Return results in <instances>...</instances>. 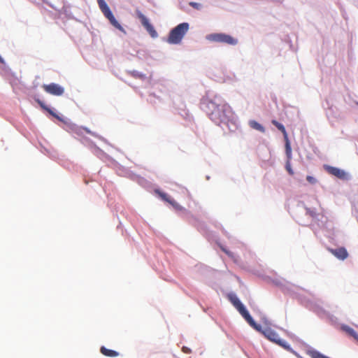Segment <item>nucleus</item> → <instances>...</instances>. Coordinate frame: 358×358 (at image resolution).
I'll return each mask as SVG.
<instances>
[{"mask_svg":"<svg viewBox=\"0 0 358 358\" xmlns=\"http://www.w3.org/2000/svg\"><path fill=\"white\" fill-rule=\"evenodd\" d=\"M285 168H286V170L287 171V172L289 173V175H291V176L294 175V171H293V170H292V169L291 167L290 162H289V159H288V161L286 163Z\"/></svg>","mask_w":358,"mask_h":358,"instance_id":"nucleus-23","label":"nucleus"},{"mask_svg":"<svg viewBox=\"0 0 358 358\" xmlns=\"http://www.w3.org/2000/svg\"><path fill=\"white\" fill-rule=\"evenodd\" d=\"M69 129L71 132H73L78 135H81L83 134V131H85L87 134H93L87 128L78 127L76 124H71L69 126Z\"/></svg>","mask_w":358,"mask_h":358,"instance_id":"nucleus-11","label":"nucleus"},{"mask_svg":"<svg viewBox=\"0 0 358 358\" xmlns=\"http://www.w3.org/2000/svg\"><path fill=\"white\" fill-rule=\"evenodd\" d=\"M220 42L230 44V45H235L237 43V41L235 38H234L233 37H231L229 35H227L224 34H222V38L220 39Z\"/></svg>","mask_w":358,"mask_h":358,"instance_id":"nucleus-13","label":"nucleus"},{"mask_svg":"<svg viewBox=\"0 0 358 358\" xmlns=\"http://www.w3.org/2000/svg\"><path fill=\"white\" fill-rule=\"evenodd\" d=\"M203 109L209 117L216 124L226 122L233 116L231 108L224 101L219 99L205 100L202 102Z\"/></svg>","mask_w":358,"mask_h":358,"instance_id":"nucleus-1","label":"nucleus"},{"mask_svg":"<svg viewBox=\"0 0 358 358\" xmlns=\"http://www.w3.org/2000/svg\"><path fill=\"white\" fill-rule=\"evenodd\" d=\"M311 358H329L316 350H312L309 352Z\"/></svg>","mask_w":358,"mask_h":358,"instance_id":"nucleus-20","label":"nucleus"},{"mask_svg":"<svg viewBox=\"0 0 358 358\" xmlns=\"http://www.w3.org/2000/svg\"><path fill=\"white\" fill-rule=\"evenodd\" d=\"M182 350L183 352L187 353V354H189L191 352V350L189 348L185 347V346L182 347Z\"/></svg>","mask_w":358,"mask_h":358,"instance_id":"nucleus-27","label":"nucleus"},{"mask_svg":"<svg viewBox=\"0 0 358 358\" xmlns=\"http://www.w3.org/2000/svg\"><path fill=\"white\" fill-rule=\"evenodd\" d=\"M220 248L221 250L224 252L226 253L231 259H233V261H234L235 262H237V257L234 255V254L233 252H231V251H229V250H227L226 248H224V246H220Z\"/></svg>","mask_w":358,"mask_h":358,"instance_id":"nucleus-21","label":"nucleus"},{"mask_svg":"<svg viewBox=\"0 0 358 358\" xmlns=\"http://www.w3.org/2000/svg\"><path fill=\"white\" fill-rule=\"evenodd\" d=\"M311 358H329L316 350H312L309 352Z\"/></svg>","mask_w":358,"mask_h":358,"instance_id":"nucleus-19","label":"nucleus"},{"mask_svg":"<svg viewBox=\"0 0 358 358\" xmlns=\"http://www.w3.org/2000/svg\"><path fill=\"white\" fill-rule=\"evenodd\" d=\"M100 351L103 355L110 357H117L119 355L117 352L113 350L107 349L104 346H102L101 348Z\"/></svg>","mask_w":358,"mask_h":358,"instance_id":"nucleus-14","label":"nucleus"},{"mask_svg":"<svg viewBox=\"0 0 358 358\" xmlns=\"http://www.w3.org/2000/svg\"><path fill=\"white\" fill-rule=\"evenodd\" d=\"M42 87L45 92L54 96H61L64 92V88L57 83L45 84Z\"/></svg>","mask_w":358,"mask_h":358,"instance_id":"nucleus-7","label":"nucleus"},{"mask_svg":"<svg viewBox=\"0 0 358 358\" xmlns=\"http://www.w3.org/2000/svg\"><path fill=\"white\" fill-rule=\"evenodd\" d=\"M230 300L233 305L236 307V308L238 310L240 314L244 317V319L249 323V324L255 330H260V324H257L251 315L249 314L248 311L245 309L243 304L241 302V301L236 296L230 297Z\"/></svg>","mask_w":358,"mask_h":358,"instance_id":"nucleus-3","label":"nucleus"},{"mask_svg":"<svg viewBox=\"0 0 358 358\" xmlns=\"http://www.w3.org/2000/svg\"><path fill=\"white\" fill-rule=\"evenodd\" d=\"M222 34H211L209 36L208 38L212 41H214L220 42V39L222 38Z\"/></svg>","mask_w":358,"mask_h":358,"instance_id":"nucleus-22","label":"nucleus"},{"mask_svg":"<svg viewBox=\"0 0 358 358\" xmlns=\"http://www.w3.org/2000/svg\"><path fill=\"white\" fill-rule=\"evenodd\" d=\"M324 169L329 174L333 175L339 179H348L347 173L343 170L339 168L327 165L324 166Z\"/></svg>","mask_w":358,"mask_h":358,"instance_id":"nucleus-8","label":"nucleus"},{"mask_svg":"<svg viewBox=\"0 0 358 358\" xmlns=\"http://www.w3.org/2000/svg\"><path fill=\"white\" fill-rule=\"evenodd\" d=\"M136 15L150 36L152 38L157 37V32L155 29L154 27L150 23L148 19L140 10H136Z\"/></svg>","mask_w":358,"mask_h":358,"instance_id":"nucleus-6","label":"nucleus"},{"mask_svg":"<svg viewBox=\"0 0 358 358\" xmlns=\"http://www.w3.org/2000/svg\"><path fill=\"white\" fill-rule=\"evenodd\" d=\"M307 213L312 217H316V213L313 210L308 209Z\"/></svg>","mask_w":358,"mask_h":358,"instance_id":"nucleus-26","label":"nucleus"},{"mask_svg":"<svg viewBox=\"0 0 358 358\" xmlns=\"http://www.w3.org/2000/svg\"><path fill=\"white\" fill-rule=\"evenodd\" d=\"M331 253L335 255L337 258L344 260L348 256V253L345 248H339L336 249L331 250Z\"/></svg>","mask_w":358,"mask_h":358,"instance_id":"nucleus-10","label":"nucleus"},{"mask_svg":"<svg viewBox=\"0 0 358 358\" xmlns=\"http://www.w3.org/2000/svg\"><path fill=\"white\" fill-rule=\"evenodd\" d=\"M189 6H192V8L196 9V10H199L201 8V5L199 3H196V2H189Z\"/></svg>","mask_w":358,"mask_h":358,"instance_id":"nucleus-24","label":"nucleus"},{"mask_svg":"<svg viewBox=\"0 0 358 358\" xmlns=\"http://www.w3.org/2000/svg\"><path fill=\"white\" fill-rule=\"evenodd\" d=\"M189 29V24L180 23L173 28L169 33L167 42L170 44H178Z\"/></svg>","mask_w":358,"mask_h":358,"instance_id":"nucleus-2","label":"nucleus"},{"mask_svg":"<svg viewBox=\"0 0 358 358\" xmlns=\"http://www.w3.org/2000/svg\"><path fill=\"white\" fill-rule=\"evenodd\" d=\"M342 331L345 332L349 336L354 338L355 340L358 341V334L357 333L350 327L343 324L341 327Z\"/></svg>","mask_w":358,"mask_h":358,"instance_id":"nucleus-12","label":"nucleus"},{"mask_svg":"<svg viewBox=\"0 0 358 358\" xmlns=\"http://www.w3.org/2000/svg\"><path fill=\"white\" fill-rule=\"evenodd\" d=\"M285 152H286V155H287V157L289 160L291 159L292 158V148H291V145H290V143H289V138H285Z\"/></svg>","mask_w":358,"mask_h":358,"instance_id":"nucleus-18","label":"nucleus"},{"mask_svg":"<svg viewBox=\"0 0 358 358\" xmlns=\"http://www.w3.org/2000/svg\"><path fill=\"white\" fill-rule=\"evenodd\" d=\"M306 180H308V182H310V184H314L316 182V179L313 177V176H308L306 177Z\"/></svg>","mask_w":358,"mask_h":358,"instance_id":"nucleus-25","label":"nucleus"},{"mask_svg":"<svg viewBox=\"0 0 358 358\" xmlns=\"http://www.w3.org/2000/svg\"><path fill=\"white\" fill-rule=\"evenodd\" d=\"M155 192L160 196L162 199L169 203L173 208L177 210H182V207L173 199H171L167 194L162 192L158 189Z\"/></svg>","mask_w":358,"mask_h":358,"instance_id":"nucleus-9","label":"nucleus"},{"mask_svg":"<svg viewBox=\"0 0 358 358\" xmlns=\"http://www.w3.org/2000/svg\"><path fill=\"white\" fill-rule=\"evenodd\" d=\"M250 126L252 129L258 130L262 133L265 132L264 127L262 124H260L259 123H258L257 122H256L255 120H252L250 122Z\"/></svg>","mask_w":358,"mask_h":358,"instance_id":"nucleus-17","label":"nucleus"},{"mask_svg":"<svg viewBox=\"0 0 358 358\" xmlns=\"http://www.w3.org/2000/svg\"><path fill=\"white\" fill-rule=\"evenodd\" d=\"M36 101L42 108L47 110L53 117H56L59 120H62V119L56 113H55L50 108H48L43 101H41L39 99H37Z\"/></svg>","mask_w":358,"mask_h":358,"instance_id":"nucleus-16","label":"nucleus"},{"mask_svg":"<svg viewBox=\"0 0 358 358\" xmlns=\"http://www.w3.org/2000/svg\"><path fill=\"white\" fill-rule=\"evenodd\" d=\"M271 123L274 126H275L282 133L284 138H287V137H288L287 133L285 130V127L281 123L278 122V121H276L275 120H273L271 121Z\"/></svg>","mask_w":358,"mask_h":358,"instance_id":"nucleus-15","label":"nucleus"},{"mask_svg":"<svg viewBox=\"0 0 358 358\" xmlns=\"http://www.w3.org/2000/svg\"><path fill=\"white\" fill-rule=\"evenodd\" d=\"M259 332H261L262 334L264 335L266 338H267L268 340L280 345V346L283 347L285 349H289V345L287 343V342L284 340H282L278 334H276L273 330L266 328L264 329H262V326L260 325V330L258 331Z\"/></svg>","mask_w":358,"mask_h":358,"instance_id":"nucleus-5","label":"nucleus"},{"mask_svg":"<svg viewBox=\"0 0 358 358\" xmlns=\"http://www.w3.org/2000/svg\"><path fill=\"white\" fill-rule=\"evenodd\" d=\"M97 3L101 12L103 13L104 16L109 20L110 24L118 30L124 32L123 27L115 19L106 1L104 0H97Z\"/></svg>","mask_w":358,"mask_h":358,"instance_id":"nucleus-4","label":"nucleus"}]
</instances>
